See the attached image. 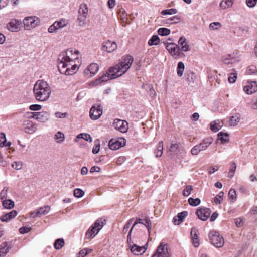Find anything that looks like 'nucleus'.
Here are the masks:
<instances>
[{
	"label": "nucleus",
	"instance_id": "nucleus-1",
	"mask_svg": "<svg viewBox=\"0 0 257 257\" xmlns=\"http://www.w3.org/2000/svg\"><path fill=\"white\" fill-rule=\"evenodd\" d=\"M78 51L73 52L72 49H68L62 52L58 58V68L61 74L66 75H72L76 73L78 67Z\"/></svg>",
	"mask_w": 257,
	"mask_h": 257
},
{
	"label": "nucleus",
	"instance_id": "nucleus-2",
	"mask_svg": "<svg viewBox=\"0 0 257 257\" xmlns=\"http://www.w3.org/2000/svg\"><path fill=\"white\" fill-rule=\"evenodd\" d=\"M133 61V58L130 55L123 57L118 64L110 68L108 72L96 80L94 83L97 85L109 79H113L122 76L130 68Z\"/></svg>",
	"mask_w": 257,
	"mask_h": 257
},
{
	"label": "nucleus",
	"instance_id": "nucleus-3",
	"mask_svg": "<svg viewBox=\"0 0 257 257\" xmlns=\"http://www.w3.org/2000/svg\"><path fill=\"white\" fill-rule=\"evenodd\" d=\"M33 93L35 98L39 101L47 100L51 93V87L48 83L43 80H39L34 85Z\"/></svg>",
	"mask_w": 257,
	"mask_h": 257
},
{
	"label": "nucleus",
	"instance_id": "nucleus-4",
	"mask_svg": "<svg viewBox=\"0 0 257 257\" xmlns=\"http://www.w3.org/2000/svg\"><path fill=\"white\" fill-rule=\"evenodd\" d=\"M131 234L132 230H130L127 236V242L131 252L136 255H139L143 254L147 249V243L143 246L137 245L132 240Z\"/></svg>",
	"mask_w": 257,
	"mask_h": 257
},
{
	"label": "nucleus",
	"instance_id": "nucleus-5",
	"mask_svg": "<svg viewBox=\"0 0 257 257\" xmlns=\"http://www.w3.org/2000/svg\"><path fill=\"white\" fill-rule=\"evenodd\" d=\"M213 139L211 137L206 138L199 144L194 146L191 150L192 155H197L201 151H204L213 143Z\"/></svg>",
	"mask_w": 257,
	"mask_h": 257
},
{
	"label": "nucleus",
	"instance_id": "nucleus-6",
	"mask_svg": "<svg viewBox=\"0 0 257 257\" xmlns=\"http://www.w3.org/2000/svg\"><path fill=\"white\" fill-rule=\"evenodd\" d=\"M166 49L169 53L175 58L178 59L182 57L184 54L181 51L180 47L174 43H166Z\"/></svg>",
	"mask_w": 257,
	"mask_h": 257
},
{
	"label": "nucleus",
	"instance_id": "nucleus-7",
	"mask_svg": "<svg viewBox=\"0 0 257 257\" xmlns=\"http://www.w3.org/2000/svg\"><path fill=\"white\" fill-rule=\"evenodd\" d=\"M209 237L211 242L216 247H221L224 243L223 237L218 232L211 231L209 233Z\"/></svg>",
	"mask_w": 257,
	"mask_h": 257
},
{
	"label": "nucleus",
	"instance_id": "nucleus-8",
	"mask_svg": "<svg viewBox=\"0 0 257 257\" xmlns=\"http://www.w3.org/2000/svg\"><path fill=\"white\" fill-rule=\"evenodd\" d=\"M126 144V140L123 138H118L117 139H111L108 143L109 148L112 150H116L119 148L124 146Z\"/></svg>",
	"mask_w": 257,
	"mask_h": 257
},
{
	"label": "nucleus",
	"instance_id": "nucleus-9",
	"mask_svg": "<svg viewBox=\"0 0 257 257\" xmlns=\"http://www.w3.org/2000/svg\"><path fill=\"white\" fill-rule=\"evenodd\" d=\"M102 114V108L100 104L93 106L90 110V117L91 119H98Z\"/></svg>",
	"mask_w": 257,
	"mask_h": 257
},
{
	"label": "nucleus",
	"instance_id": "nucleus-10",
	"mask_svg": "<svg viewBox=\"0 0 257 257\" xmlns=\"http://www.w3.org/2000/svg\"><path fill=\"white\" fill-rule=\"evenodd\" d=\"M169 256L167 245L161 243L157 247L156 253L152 257H169Z\"/></svg>",
	"mask_w": 257,
	"mask_h": 257
},
{
	"label": "nucleus",
	"instance_id": "nucleus-11",
	"mask_svg": "<svg viewBox=\"0 0 257 257\" xmlns=\"http://www.w3.org/2000/svg\"><path fill=\"white\" fill-rule=\"evenodd\" d=\"M114 128L121 133H125L128 130V123L125 121L115 119L113 122Z\"/></svg>",
	"mask_w": 257,
	"mask_h": 257
},
{
	"label": "nucleus",
	"instance_id": "nucleus-12",
	"mask_svg": "<svg viewBox=\"0 0 257 257\" xmlns=\"http://www.w3.org/2000/svg\"><path fill=\"white\" fill-rule=\"evenodd\" d=\"M211 213V211L210 209L207 208H201L197 209L196 214L200 220L206 221L210 216Z\"/></svg>",
	"mask_w": 257,
	"mask_h": 257
},
{
	"label": "nucleus",
	"instance_id": "nucleus-13",
	"mask_svg": "<svg viewBox=\"0 0 257 257\" xmlns=\"http://www.w3.org/2000/svg\"><path fill=\"white\" fill-rule=\"evenodd\" d=\"M38 19L36 17H28L23 20L25 28L29 29L31 28H35L38 24Z\"/></svg>",
	"mask_w": 257,
	"mask_h": 257
},
{
	"label": "nucleus",
	"instance_id": "nucleus-14",
	"mask_svg": "<svg viewBox=\"0 0 257 257\" xmlns=\"http://www.w3.org/2000/svg\"><path fill=\"white\" fill-rule=\"evenodd\" d=\"M23 126L25 132L29 134H32L37 130V125L29 120L24 121Z\"/></svg>",
	"mask_w": 257,
	"mask_h": 257
},
{
	"label": "nucleus",
	"instance_id": "nucleus-15",
	"mask_svg": "<svg viewBox=\"0 0 257 257\" xmlns=\"http://www.w3.org/2000/svg\"><path fill=\"white\" fill-rule=\"evenodd\" d=\"M50 210V207L49 206H45L40 207L38 209L31 213L30 216L32 218H36L44 215L49 213Z\"/></svg>",
	"mask_w": 257,
	"mask_h": 257
},
{
	"label": "nucleus",
	"instance_id": "nucleus-16",
	"mask_svg": "<svg viewBox=\"0 0 257 257\" xmlns=\"http://www.w3.org/2000/svg\"><path fill=\"white\" fill-rule=\"evenodd\" d=\"M102 50L106 51L108 53H111L115 51L117 48V45L115 42H112L107 40L103 42L102 44Z\"/></svg>",
	"mask_w": 257,
	"mask_h": 257
},
{
	"label": "nucleus",
	"instance_id": "nucleus-17",
	"mask_svg": "<svg viewBox=\"0 0 257 257\" xmlns=\"http://www.w3.org/2000/svg\"><path fill=\"white\" fill-rule=\"evenodd\" d=\"M21 24L22 22L21 20L13 19L11 20L7 24V28L10 31L16 32L18 31Z\"/></svg>",
	"mask_w": 257,
	"mask_h": 257
},
{
	"label": "nucleus",
	"instance_id": "nucleus-18",
	"mask_svg": "<svg viewBox=\"0 0 257 257\" xmlns=\"http://www.w3.org/2000/svg\"><path fill=\"white\" fill-rule=\"evenodd\" d=\"M243 90L247 94H251L257 91V84L255 81L247 82L244 86Z\"/></svg>",
	"mask_w": 257,
	"mask_h": 257
},
{
	"label": "nucleus",
	"instance_id": "nucleus-19",
	"mask_svg": "<svg viewBox=\"0 0 257 257\" xmlns=\"http://www.w3.org/2000/svg\"><path fill=\"white\" fill-rule=\"evenodd\" d=\"M99 70V66L97 63H91L84 71V73L86 75L90 74L89 77L94 76Z\"/></svg>",
	"mask_w": 257,
	"mask_h": 257
},
{
	"label": "nucleus",
	"instance_id": "nucleus-20",
	"mask_svg": "<svg viewBox=\"0 0 257 257\" xmlns=\"http://www.w3.org/2000/svg\"><path fill=\"white\" fill-rule=\"evenodd\" d=\"M178 44L181 46V51L187 52L190 50V46L186 42V39L184 36H181L178 41Z\"/></svg>",
	"mask_w": 257,
	"mask_h": 257
},
{
	"label": "nucleus",
	"instance_id": "nucleus-21",
	"mask_svg": "<svg viewBox=\"0 0 257 257\" xmlns=\"http://www.w3.org/2000/svg\"><path fill=\"white\" fill-rule=\"evenodd\" d=\"M118 18L120 19L121 23L123 26H125L127 24V21L128 20V16L126 13L125 10L123 8H121L118 10Z\"/></svg>",
	"mask_w": 257,
	"mask_h": 257
},
{
	"label": "nucleus",
	"instance_id": "nucleus-22",
	"mask_svg": "<svg viewBox=\"0 0 257 257\" xmlns=\"http://www.w3.org/2000/svg\"><path fill=\"white\" fill-rule=\"evenodd\" d=\"M234 55L233 54L225 55L221 57V61L225 64H232L237 61V59Z\"/></svg>",
	"mask_w": 257,
	"mask_h": 257
},
{
	"label": "nucleus",
	"instance_id": "nucleus-23",
	"mask_svg": "<svg viewBox=\"0 0 257 257\" xmlns=\"http://www.w3.org/2000/svg\"><path fill=\"white\" fill-rule=\"evenodd\" d=\"M17 212L16 210H12L9 213L2 215L0 217V220L2 222H8L12 219L15 218L17 215Z\"/></svg>",
	"mask_w": 257,
	"mask_h": 257
},
{
	"label": "nucleus",
	"instance_id": "nucleus-24",
	"mask_svg": "<svg viewBox=\"0 0 257 257\" xmlns=\"http://www.w3.org/2000/svg\"><path fill=\"white\" fill-rule=\"evenodd\" d=\"M11 248V246L8 243L5 242L0 245V256L4 257Z\"/></svg>",
	"mask_w": 257,
	"mask_h": 257
},
{
	"label": "nucleus",
	"instance_id": "nucleus-25",
	"mask_svg": "<svg viewBox=\"0 0 257 257\" xmlns=\"http://www.w3.org/2000/svg\"><path fill=\"white\" fill-rule=\"evenodd\" d=\"M187 211H183L179 213L178 215L173 218V222L175 224H179L182 223L184 219L187 216Z\"/></svg>",
	"mask_w": 257,
	"mask_h": 257
},
{
	"label": "nucleus",
	"instance_id": "nucleus-26",
	"mask_svg": "<svg viewBox=\"0 0 257 257\" xmlns=\"http://www.w3.org/2000/svg\"><path fill=\"white\" fill-rule=\"evenodd\" d=\"M99 231L97 230V229L92 225L86 232L85 236L86 239H90L94 238L97 234Z\"/></svg>",
	"mask_w": 257,
	"mask_h": 257
},
{
	"label": "nucleus",
	"instance_id": "nucleus-27",
	"mask_svg": "<svg viewBox=\"0 0 257 257\" xmlns=\"http://www.w3.org/2000/svg\"><path fill=\"white\" fill-rule=\"evenodd\" d=\"M39 116L37 118V120L40 122H45L50 118V114L46 111H42L38 112Z\"/></svg>",
	"mask_w": 257,
	"mask_h": 257
},
{
	"label": "nucleus",
	"instance_id": "nucleus-28",
	"mask_svg": "<svg viewBox=\"0 0 257 257\" xmlns=\"http://www.w3.org/2000/svg\"><path fill=\"white\" fill-rule=\"evenodd\" d=\"M223 122L219 120H216L210 123V129L215 132L218 131L223 126Z\"/></svg>",
	"mask_w": 257,
	"mask_h": 257
},
{
	"label": "nucleus",
	"instance_id": "nucleus-29",
	"mask_svg": "<svg viewBox=\"0 0 257 257\" xmlns=\"http://www.w3.org/2000/svg\"><path fill=\"white\" fill-rule=\"evenodd\" d=\"M217 139L221 144L227 143L229 141V135L221 132L218 134Z\"/></svg>",
	"mask_w": 257,
	"mask_h": 257
},
{
	"label": "nucleus",
	"instance_id": "nucleus-30",
	"mask_svg": "<svg viewBox=\"0 0 257 257\" xmlns=\"http://www.w3.org/2000/svg\"><path fill=\"white\" fill-rule=\"evenodd\" d=\"M163 151V142L162 141H160L156 146L154 153L156 157H161L162 155Z\"/></svg>",
	"mask_w": 257,
	"mask_h": 257
},
{
	"label": "nucleus",
	"instance_id": "nucleus-31",
	"mask_svg": "<svg viewBox=\"0 0 257 257\" xmlns=\"http://www.w3.org/2000/svg\"><path fill=\"white\" fill-rule=\"evenodd\" d=\"M240 119L239 116L238 114H235L230 117L228 124L230 126H235L239 123Z\"/></svg>",
	"mask_w": 257,
	"mask_h": 257
},
{
	"label": "nucleus",
	"instance_id": "nucleus-32",
	"mask_svg": "<svg viewBox=\"0 0 257 257\" xmlns=\"http://www.w3.org/2000/svg\"><path fill=\"white\" fill-rule=\"evenodd\" d=\"M232 5V0H223L220 3V7L222 9H226L231 7Z\"/></svg>",
	"mask_w": 257,
	"mask_h": 257
},
{
	"label": "nucleus",
	"instance_id": "nucleus-33",
	"mask_svg": "<svg viewBox=\"0 0 257 257\" xmlns=\"http://www.w3.org/2000/svg\"><path fill=\"white\" fill-rule=\"evenodd\" d=\"M160 42V39L158 35H153L148 41V45L150 46L157 45Z\"/></svg>",
	"mask_w": 257,
	"mask_h": 257
},
{
	"label": "nucleus",
	"instance_id": "nucleus-34",
	"mask_svg": "<svg viewBox=\"0 0 257 257\" xmlns=\"http://www.w3.org/2000/svg\"><path fill=\"white\" fill-rule=\"evenodd\" d=\"M179 144H172L167 148V151L170 154L176 152L179 148Z\"/></svg>",
	"mask_w": 257,
	"mask_h": 257
},
{
	"label": "nucleus",
	"instance_id": "nucleus-35",
	"mask_svg": "<svg viewBox=\"0 0 257 257\" xmlns=\"http://www.w3.org/2000/svg\"><path fill=\"white\" fill-rule=\"evenodd\" d=\"M65 136L61 132H58L54 136V139L57 143H61L64 141Z\"/></svg>",
	"mask_w": 257,
	"mask_h": 257
},
{
	"label": "nucleus",
	"instance_id": "nucleus-36",
	"mask_svg": "<svg viewBox=\"0 0 257 257\" xmlns=\"http://www.w3.org/2000/svg\"><path fill=\"white\" fill-rule=\"evenodd\" d=\"M185 69V66L182 62H179L178 63L177 73V75L179 77H181L183 75V72Z\"/></svg>",
	"mask_w": 257,
	"mask_h": 257
},
{
	"label": "nucleus",
	"instance_id": "nucleus-37",
	"mask_svg": "<svg viewBox=\"0 0 257 257\" xmlns=\"http://www.w3.org/2000/svg\"><path fill=\"white\" fill-rule=\"evenodd\" d=\"M3 206L8 209H11L14 207V202L10 199L6 200L3 201Z\"/></svg>",
	"mask_w": 257,
	"mask_h": 257
},
{
	"label": "nucleus",
	"instance_id": "nucleus-38",
	"mask_svg": "<svg viewBox=\"0 0 257 257\" xmlns=\"http://www.w3.org/2000/svg\"><path fill=\"white\" fill-rule=\"evenodd\" d=\"M6 141L7 140L6 138L5 134L3 133H1L0 134V146L2 147L4 146H10L11 143L10 142H8L6 144H5Z\"/></svg>",
	"mask_w": 257,
	"mask_h": 257
},
{
	"label": "nucleus",
	"instance_id": "nucleus-39",
	"mask_svg": "<svg viewBox=\"0 0 257 257\" xmlns=\"http://www.w3.org/2000/svg\"><path fill=\"white\" fill-rule=\"evenodd\" d=\"M246 73L248 75H257V69L254 65H251L246 69Z\"/></svg>",
	"mask_w": 257,
	"mask_h": 257
},
{
	"label": "nucleus",
	"instance_id": "nucleus-40",
	"mask_svg": "<svg viewBox=\"0 0 257 257\" xmlns=\"http://www.w3.org/2000/svg\"><path fill=\"white\" fill-rule=\"evenodd\" d=\"M236 169V164L235 162H233L231 163V166L230 168L229 169L228 174V177L230 178H232L233 176H234V174L235 172Z\"/></svg>",
	"mask_w": 257,
	"mask_h": 257
},
{
	"label": "nucleus",
	"instance_id": "nucleus-41",
	"mask_svg": "<svg viewBox=\"0 0 257 257\" xmlns=\"http://www.w3.org/2000/svg\"><path fill=\"white\" fill-rule=\"evenodd\" d=\"M64 244L65 242L63 239H57L54 243V247L56 249H60L64 245Z\"/></svg>",
	"mask_w": 257,
	"mask_h": 257
},
{
	"label": "nucleus",
	"instance_id": "nucleus-42",
	"mask_svg": "<svg viewBox=\"0 0 257 257\" xmlns=\"http://www.w3.org/2000/svg\"><path fill=\"white\" fill-rule=\"evenodd\" d=\"M189 204L193 206H197L200 204L201 200L199 198L194 199L193 198H189L188 200Z\"/></svg>",
	"mask_w": 257,
	"mask_h": 257
},
{
	"label": "nucleus",
	"instance_id": "nucleus-43",
	"mask_svg": "<svg viewBox=\"0 0 257 257\" xmlns=\"http://www.w3.org/2000/svg\"><path fill=\"white\" fill-rule=\"evenodd\" d=\"M78 13L79 14L87 15L88 8L86 4H83L80 5Z\"/></svg>",
	"mask_w": 257,
	"mask_h": 257
},
{
	"label": "nucleus",
	"instance_id": "nucleus-44",
	"mask_svg": "<svg viewBox=\"0 0 257 257\" xmlns=\"http://www.w3.org/2000/svg\"><path fill=\"white\" fill-rule=\"evenodd\" d=\"M170 30L166 28H160L158 30V33L161 36H167L170 33Z\"/></svg>",
	"mask_w": 257,
	"mask_h": 257
},
{
	"label": "nucleus",
	"instance_id": "nucleus-45",
	"mask_svg": "<svg viewBox=\"0 0 257 257\" xmlns=\"http://www.w3.org/2000/svg\"><path fill=\"white\" fill-rule=\"evenodd\" d=\"M177 13V10L176 9L171 8L169 9H166L164 10H163L161 14L163 15H173L176 14Z\"/></svg>",
	"mask_w": 257,
	"mask_h": 257
},
{
	"label": "nucleus",
	"instance_id": "nucleus-46",
	"mask_svg": "<svg viewBox=\"0 0 257 257\" xmlns=\"http://www.w3.org/2000/svg\"><path fill=\"white\" fill-rule=\"evenodd\" d=\"M233 73H230L228 78V80L230 83H235L237 77V73L235 72V70H233Z\"/></svg>",
	"mask_w": 257,
	"mask_h": 257
},
{
	"label": "nucleus",
	"instance_id": "nucleus-47",
	"mask_svg": "<svg viewBox=\"0 0 257 257\" xmlns=\"http://www.w3.org/2000/svg\"><path fill=\"white\" fill-rule=\"evenodd\" d=\"M143 224L147 228L149 235H150L151 230V223L149 218L146 217L145 219L144 223L143 222Z\"/></svg>",
	"mask_w": 257,
	"mask_h": 257
},
{
	"label": "nucleus",
	"instance_id": "nucleus-48",
	"mask_svg": "<svg viewBox=\"0 0 257 257\" xmlns=\"http://www.w3.org/2000/svg\"><path fill=\"white\" fill-rule=\"evenodd\" d=\"M223 195L224 193L222 191L220 192L218 194L216 195L214 198L215 203L217 204H220L223 199Z\"/></svg>",
	"mask_w": 257,
	"mask_h": 257
},
{
	"label": "nucleus",
	"instance_id": "nucleus-49",
	"mask_svg": "<svg viewBox=\"0 0 257 257\" xmlns=\"http://www.w3.org/2000/svg\"><path fill=\"white\" fill-rule=\"evenodd\" d=\"M97 230L100 231L103 226V222L102 219H98L93 225Z\"/></svg>",
	"mask_w": 257,
	"mask_h": 257
},
{
	"label": "nucleus",
	"instance_id": "nucleus-50",
	"mask_svg": "<svg viewBox=\"0 0 257 257\" xmlns=\"http://www.w3.org/2000/svg\"><path fill=\"white\" fill-rule=\"evenodd\" d=\"M133 221V219H131L129 220V221L125 224V225L123 227L122 232L123 234H126L128 231H130V230L131 229L130 226L132 222Z\"/></svg>",
	"mask_w": 257,
	"mask_h": 257
},
{
	"label": "nucleus",
	"instance_id": "nucleus-51",
	"mask_svg": "<svg viewBox=\"0 0 257 257\" xmlns=\"http://www.w3.org/2000/svg\"><path fill=\"white\" fill-rule=\"evenodd\" d=\"M84 195V192L80 189L77 188L74 190V195L77 198L82 197Z\"/></svg>",
	"mask_w": 257,
	"mask_h": 257
},
{
	"label": "nucleus",
	"instance_id": "nucleus-52",
	"mask_svg": "<svg viewBox=\"0 0 257 257\" xmlns=\"http://www.w3.org/2000/svg\"><path fill=\"white\" fill-rule=\"evenodd\" d=\"M228 197L229 199L233 201H235L236 198V191L234 189H231L228 193Z\"/></svg>",
	"mask_w": 257,
	"mask_h": 257
},
{
	"label": "nucleus",
	"instance_id": "nucleus-53",
	"mask_svg": "<svg viewBox=\"0 0 257 257\" xmlns=\"http://www.w3.org/2000/svg\"><path fill=\"white\" fill-rule=\"evenodd\" d=\"M193 190L192 186L191 185H188L186 187V188L184 189L183 192V195L184 196H189L191 193V191Z\"/></svg>",
	"mask_w": 257,
	"mask_h": 257
},
{
	"label": "nucleus",
	"instance_id": "nucleus-54",
	"mask_svg": "<svg viewBox=\"0 0 257 257\" xmlns=\"http://www.w3.org/2000/svg\"><path fill=\"white\" fill-rule=\"evenodd\" d=\"M86 15L79 14L78 21L79 22V25L82 26L85 24V21L86 19Z\"/></svg>",
	"mask_w": 257,
	"mask_h": 257
},
{
	"label": "nucleus",
	"instance_id": "nucleus-55",
	"mask_svg": "<svg viewBox=\"0 0 257 257\" xmlns=\"http://www.w3.org/2000/svg\"><path fill=\"white\" fill-rule=\"evenodd\" d=\"M12 167L17 170H19L22 167V162L21 161H15L12 164Z\"/></svg>",
	"mask_w": 257,
	"mask_h": 257
},
{
	"label": "nucleus",
	"instance_id": "nucleus-56",
	"mask_svg": "<svg viewBox=\"0 0 257 257\" xmlns=\"http://www.w3.org/2000/svg\"><path fill=\"white\" fill-rule=\"evenodd\" d=\"M91 251V249L88 250V249L86 248L83 249L79 251L78 253V257H84L87 254L90 253Z\"/></svg>",
	"mask_w": 257,
	"mask_h": 257
},
{
	"label": "nucleus",
	"instance_id": "nucleus-57",
	"mask_svg": "<svg viewBox=\"0 0 257 257\" xmlns=\"http://www.w3.org/2000/svg\"><path fill=\"white\" fill-rule=\"evenodd\" d=\"M54 115L58 118H64L67 117L68 114L66 112H56L55 113Z\"/></svg>",
	"mask_w": 257,
	"mask_h": 257
},
{
	"label": "nucleus",
	"instance_id": "nucleus-58",
	"mask_svg": "<svg viewBox=\"0 0 257 257\" xmlns=\"http://www.w3.org/2000/svg\"><path fill=\"white\" fill-rule=\"evenodd\" d=\"M100 145L99 141L97 143L95 142V144L92 149V153L94 154L98 153L100 150Z\"/></svg>",
	"mask_w": 257,
	"mask_h": 257
},
{
	"label": "nucleus",
	"instance_id": "nucleus-59",
	"mask_svg": "<svg viewBox=\"0 0 257 257\" xmlns=\"http://www.w3.org/2000/svg\"><path fill=\"white\" fill-rule=\"evenodd\" d=\"M198 230L195 228L193 227L191 231V236L192 239H198Z\"/></svg>",
	"mask_w": 257,
	"mask_h": 257
},
{
	"label": "nucleus",
	"instance_id": "nucleus-60",
	"mask_svg": "<svg viewBox=\"0 0 257 257\" xmlns=\"http://www.w3.org/2000/svg\"><path fill=\"white\" fill-rule=\"evenodd\" d=\"M257 0H246L247 6L249 8L254 7L256 4Z\"/></svg>",
	"mask_w": 257,
	"mask_h": 257
},
{
	"label": "nucleus",
	"instance_id": "nucleus-61",
	"mask_svg": "<svg viewBox=\"0 0 257 257\" xmlns=\"http://www.w3.org/2000/svg\"><path fill=\"white\" fill-rule=\"evenodd\" d=\"M168 21L172 23V24H176L180 20V18L178 16H173L168 18Z\"/></svg>",
	"mask_w": 257,
	"mask_h": 257
},
{
	"label": "nucleus",
	"instance_id": "nucleus-62",
	"mask_svg": "<svg viewBox=\"0 0 257 257\" xmlns=\"http://www.w3.org/2000/svg\"><path fill=\"white\" fill-rule=\"evenodd\" d=\"M31 230V228L28 226H24L19 229V231L21 234H25L29 232Z\"/></svg>",
	"mask_w": 257,
	"mask_h": 257
},
{
	"label": "nucleus",
	"instance_id": "nucleus-63",
	"mask_svg": "<svg viewBox=\"0 0 257 257\" xmlns=\"http://www.w3.org/2000/svg\"><path fill=\"white\" fill-rule=\"evenodd\" d=\"M8 188H4L1 192L0 193V198L3 200L4 198H6L8 192Z\"/></svg>",
	"mask_w": 257,
	"mask_h": 257
},
{
	"label": "nucleus",
	"instance_id": "nucleus-64",
	"mask_svg": "<svg viewBox=\"0 0 257 257\" xmlns=\"http://www.w3.org/2000/svg\"><path fill=\"white\" fill-rule=\"evenodd\" d=\"M42 106L39 104H33L30 106L29 108L31 110L36 111L41 109Z\"/></svg>",
	"mask_w": 257,
	"mask_h": 257
}]
</instances>
